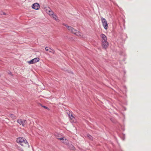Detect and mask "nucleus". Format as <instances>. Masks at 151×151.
<instances>
[{
    "mask_svg": "<svg viewBox=\"0 0 151 151\" xmlns=\"http://www.w3.org/2000/svg\"><path fill=\"white\" fill-rule=\"evenodd\" d=\"M17 142L23 147H29L28 143L26 139L23 137H20L18 138L17 139Z\"/></svg>",
    "mask_w": 151,
    "mask_h": 151,
    "instance_id": "obj_1",
    "label": "nucleus"
},
{
    "mask_svg": "<svg viewBox=\"0 0 151 151\" xmlns=\"http://www.w3.org/2000/svg\"><path fill=\"white\" fill-rule=\"evenodd\" d=\"M101 21L104 28L106 29H107L108 28V24L106 20L104 18L102 17L101 18Z\"/></svg>",
    "mask_w": 151,
    "mask_h": 151,
    "instance_id": "obj_2",
    "label": "nucleus"
},
{
    "mask_svg": "<svg viewBox=\"0 0 151 151\" xmlns=\"http://www.w3.org/2000/svg\"><path fill=\"white\" fill-rule=\"evenodd\" d=\"M32 7L34 9L37 10L39 9L40 5L38 3H35L32 5Z\"/></svg>",
    "mask_w": 151,
    "mask_h": 151,
    "instance_id": "obj_3",
    "label": "nucleus"
},
{
    "mask_svg": "<svg viewBox=\"0 0 151 151\" xmlns=\"http://www.w3.org/2000/svg\"><path fill=\"white\" fill-rule=\"evenodd\" d=\"M70 32H71L72 33L74 34L77 36H81V33L79 31L75 29L74 28V30H72Z\"/></svg>",
    "mask_w": 151,
    "mask_h": 151,
    "instance_id": "obj_4",
    "label": "nucleus"
},
{
    "mask_svg": "<svg viewBox=\"0 0 151 151\" xmlns=\"http://www.w3.org/2000/svg\"><path fill=\"white\" fill-rule=\"evenodd\" d=\"M39 58H36L29 61L28 63L30 64H33L39 61Z\"/></svg>",
    "mask_w": 151,
    "mask_h": 151,
    "instance_id": "obj_5",
    "label": "nucleus"
},
{
    "mask_svg": "<svg viewBox=\"0 0 151 151\" xmlns=\"http://www.w3.org/2000/svg\"><path fill=\"white\" fill-rule=\"evenodd\" d=\"M109 45V43L106 41H103L102 42V46L103 47V48L106 49Z\"/></svg>",
    "mask_w": 151,
    "mask_h": 151,
    "instance_id": "obj_6",
    "label": "nucleus"
},
{
    "mask_svg": "<svg viewBox=\"0 0 151 151\" xmlns=\"http://www.w3.org/2000/svg\"><path fill=\"white\" fill-rule=\"evenodd\" d=\"M26 120H22V119H18L17 120V122L19 123L20 124H22L23 127H24V123L26 122Z\"/></svg>",
    "mask_w": 151,
    "mask_h": 151,
    "instance_id": "obj_7",
    "label": "nucleus"
},
{
    "mask_svg": "<svg viewBox=\"0 0 151 151\" xmlns=\"http://www.w3.org/2000/svg\"><path fill=\"white\" fill-rule=\"evenodd\" d=\"M100 37L102 38V42L107 41V37L104 34H101L100 35Z\"/></svg>",
    "mask_w": 151,
    "mask_h": 151,
    "instance_id": "obj_8",
    "label": "nucleus"
},
{
    "mask_svg": "<svg viewBox=\"0 0 151 151\" xmlns=\"http://www.w3.org/2000/svg\"><path fill=\"white\" fill-rule=\"evenodd\" d=\"M63 25L67 27L68 30L70 32H71L72 30H74V28L71 26H68L67 24L65 23H63Z\"/></svg>",
    "mask_w": 151,
    "mask_h": 151,
    "instance_id": "obj_9",
    "label": "nucleus"
},
{
    "mask_svg": "<svg viewBox=\"0 0 151 151\" xmlns=\"http://www.w3.org/2000/svg\"><path fill=\"white\" fill-rule=\"evenodd\" d=\"M48 9H49V10L47 9L46 10V12L50 15H54V14L53 11L50 9V8H48Z\"/></svg>",
    "mask_w": 151,
    "mask_h": 151,
    "instance_id": "obj_10",
    "label": "nucleus"
},
{
    "mask_svg": "<svg viewBox=\"0 0 151 151\" xmlns=\"http://www.w3.org/2000/svg\"><path fill=\"white\" fill-rule=\"evenodd\" d=\"M56 134H57V136L56 135V134H55V135H56V138L58 139H60V140H63L64 139H63V137H60V136H61L60 135H59L57 133Z\"/></svg>",
    "mask_w": 151,
    "mask_h": 151,
    "instance_id": "obj_11",
    "label": "nucleus"
},
{
    "mask_svg": "<svg viewBox=\"0 0 151 151\" xmlns=\"http://www.w3.org/2000/svg\"><path fill=\"white\" fill-rule=\"evenodd\" d=\"M53 16V17L54 19H55L56 21H58V19L57 17V16L55 14H54Z\"/></svg>",
    "mask_w": 151,
    "mask_h": 151,
    "instance_id": "obj_12",
    "label": "nucleus"
},
{
    "mask_svg": "<svg viewBox=\"0 0 151 151\" xmlns=\"http://www.w3.org/2000/svg\"><path fill=\"white\" fill-rule=\"evenodd\" d=\"M68 116L71 119H73V118H74V117L73 116L72 114H68Z\"/></svg>",
    "mask_w": 151,
    "mask_h": 151,
    "instance_id": "obj_13",
    "label": "nucleus"
},
{
    "mask_svg": "<svg viewBox=\"0 0 151 151\" xmlns=\"http://www.w3.org/2000/svg\"><path fill=\"white\" fill-rule=\"evenodd\" d=\"M9 116H10V117H11L13 119H16L15 116H14L13 114H10Z\"/></svg>",
    "mask_w": 151,
    "mask_h": 151,
    "instance_id": "obj_14",
    "label": "nucleus"
},
{
    "mask_svg": "<svg viewBox=\"0 0 151 151\" xmlns=\"http://www.w3.org/2000/svg\"><path fill=\"white\" fill-rule=\"evenodd\" d=\"M87 136V137L91 140L93 139V137L90 134H88Z\"/></svg>",
    "mask_w": 151,
    "mask_h": 151,
    "instance_id": "obj_15",
    "label": "nucleus"
},
{
    "mask_svg": "<svg viewBox=\"0 0 151 151\" xmlns=\"http://www.w3.org/2000/svg\"><path fill=\"white\" fill-rule=\"evenodd\" d=\"M17 149L20 151H23V149L21 147L18 146L17 147Z\"/></svg>",
    "mask_w": 151,
    "mask_h": 151,
    "instance_id": "obj_16",
    "label": "nucleus"
},
{
    "mask_svg": "<svg viewBox=\"0 0 151 151\" xmlns=\"http://www.w3.org/2000/svg\"><path fill=\"white\" fill-rule=\"evenodd\" d=\"M0 14L1 15H6V14L4 12H0Z\"/></svg>",
    "mask_w": 151,
    "mask_h": 151,
    "instance_id": "obj_17",
    "label": "nucleus"
},
{
    "mask_svg": "<svg viewBox=\"0 0 151 151\" xmlns=\"http://www.w3.org/2000/svg\"><path fill=\"white\" fill-rule=\"evenodd\" d=\"M50 49L51 50H52V51H53V52H52L51 50H49V52H52L53 54H54L55 53V51L53 50H52V49H51L50 48Z\"/></svg>",
    "mask_w": 151,
    "mask_h": 151,
    "instance_id": "obj_18",
    "label": "nucleus"
},
{
    "mask_svg": "<svg viewBox=\"0 0 151 151\" xmlns=\"http://www.w3.org/2000/svg\"><path fill=\"white\" fill-rule=\"evenodd\" d=\"M48 47H45V50H46V51H48L49 50L48 49Z\"/></svg>",
    "mask_w": 151,
    "mask_h": 151,
    "instance_id": "obj_19",
    "label": "nucleus"
},
{
    "mask_svg": "<svg viewBox=\"0 0 151 151\" xmlns=\"http://www.w3.org/2000/svg\"><path fill=\"white\" fill-rule=\"evenodd\" d=\"M42 107H43L44 108H45L46 109H48V107H47L45 106H41Z\"/></svg>",
    "mask_w": 151,
    "mask_h": 151,
    "instance_id": "obj_20",
    "label": "nucleus"
},
{
    "mask_svg": "<svg viewBox=\"0 0 151 151\" xmlns=\"http://www.w3.org/2000/svg\"><path fill=\"white\" fill-rule=\"evenodd\" d=\"M8 73H9V74H10V75H12V73H11L10 71H9V72H8Z\"/></svg>",
    "mask_w": 151,
    "mask_h": 151,
    "instance_id": "obj_21",
    "label": "nucleus"
}]
</instances>
